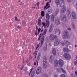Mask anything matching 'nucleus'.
<instances>
[{
	"label": "nucleus",
	"instance_id": "nucleus-9",
	"mask_svg": "<svg viewBox=\"0 0 77 77\" xmlns=\"http://www.w3.org/2000/svg\"><path fill=\"white\" fill-rule=\"evenodd\" d=\"M59 5L60 7H62V6H64L65 5V2L63 0H61L60 1Z\"/></svg>",
	"mask_w": 77,
	"mask_h": 77
},
{
	"label": "nucleus",
	"instance_id": "nucleus-60",
	"mask_svg": "<svg viewBox=\"0 0 77 77\" xmlns=\"http://www.w3.org/2000/svg\"><path fill=\"white\" fill-rule=\"evenodd\" d=\"M68 30H71V28H69L68 29Z\"/></svg>",
	"mask_w": 77,
	"mask_h": 77
},
{
	"label": "nucleus",
	"instance_id": "nucleus-50",
	"mask_svg": "<svg viewBox=\"0 0 77 77\" xmlns=\"http://www.w3.org/2000/svg\"><path fill=\"white\" fill-rule=\"evenodd\" d=\"M38 23H41V20H40V19H39L38 20Z\"/></svg>",
	"mask_w": 77,
	"mask_h": 77
},
{
	"label": "nucleus",
	"instance_id": "nucleus-26",
	"mask_svg": "<svg viewBox=\"0 0 77 77\" xmlns=\"http://www.w3.org/2000/svg\"><path fill=\"white\" fill-rule=\"evenodd\" d=\"M40 58H41V54L39 53L38 55L37 60H40Z\"/></svg>",
	"mask_w": 77,
	"mask_h": 77
},
{
	"label": "nucleus",
	"instance_id": "nucleus-11",
	"mask_svg": "<svg viewBox=\"0 0 77 77\" xmlns=\"http://www.w3.org/2000/svg\"><path fill=\"white\" fill-rule=\"evenodd\" d=\"M67 14L69 18H71V12H70V9H68L67 11Z\"/></svg>",
	"mask_w": 77,
	"mask_h": 77
},
{
	"label": "nucleus",
	"instance_id": "nucleus-6",
	"mask_svg": "<svg viewBox=\"0 0 77 77\" xmlns=\"http://www.w3.org/2000/svg\"><path fill=\"white\" fill-rule=\"evenodd\" d=\"M58 63L60 66L61 67H62L63 66V65H64L63 61L60 59L58 60Z\"/></svg>",
	"mask_w": 77,
	"mask_h": 77
},
{
	"label": "nucleus",
	"instance_id": "nucleus-45",
	"mask_svg": "<svg viewBox=\"0 0 77 77\" xmlns=\"http://www.w3.org/2000/svg\"><path fill=\"white\" fill-rule=\"evenodd\" d=\"M39 45H38L37 46L36 48V50H37L38 48H39Z\"/></svg>",
	"mask_w": 77,
	"mask_h": 77
},
{
	"label": "nucleus",
	"instance_id": "nucleus-57",
	"mask_svg": "<svg viewBox=\"0 0 77 77\" xmlns=\"http://www.w3.org/2000/svg\"><path fill=\"white\" fill-rule=\"evenodd\" d=\"M41 29L39 28L38 30V31H41Z\"/></svg>",
	"mask_w": 77,
	"mask_h": 77
},
{
	"label": "nucleus",
	"instance_id": "nucleus-41",
	"mask_svg": "<svg viewBox=\"0 0 77 77\" xmlns=\"http://www.w3.org/2000/svg\"><path fill=\"white\" fill-rule=\"evenodd\" d=\"M52 30H53V29L51 28H50L49 31V32H52Z\"/></svg>",
	"mask_w": 77,
	"mask_h": 77
},
{
	"label": "nucleus",
	"instance_id": "nucleus-23",
	"mask_svg": "<svg viewBox=\"0 0 77 77\" xmlns=\"http://www.w3.org/2000/svg\"><path fill=\"white\" fill-rule=\"evenodd\" d=\"M52 53L54 55H56V49L55 48H54L53 49Z\"/></svg>",
	"mask_w": 77,
	"mask_h": 77
},
{
	"label": "nucleus",
	"instance_id": "nucleus-59",
	"mask_svg": "<svg viewBox=\"0 0 77 77\" xmlns=\"http://www.w3.org/2000/svg\"><path fill=\"white\" fill-rule=\"evenodd\" d=\"M71 77H73V73H72L71 75Z\"/></svg>",
	"mask_w": 77,
	"mask_h": 77
},
{
	"label": "nucleus",
	"instance_id": "nucleus-12",
	"mask_svg": "<svg viewBox=\"0 0 77 77\" xmlns=\"http://www.w3.org/2000/svg\"><path fill=\"white\" fill-rule=\"evenodd\" d=\"M49 61L50 63H52L54 61V57L53 56H51L49 58Z\"/></svg>",
	"mask_w": 77,
	"mask_h": 77
},
{
	"label": "nucleus",
	"instance_id": "nucleus-29",
	"mask_svg": "<svg viewBox=\"0 0 77 77\" xmlns=\"http://www.w3.org/2000/svg\"><path fill=\"white\" fill-rule=\"evenodd\" d=\"M57 72H61V70L59 68H57Z\"/></svg>",
	"mask_w": 77,
	"mask_h": 77
},
{
	"label": "nucleus",
	"instance_id": "nucleus-36",
	"mask_svg": "<svg viewBox=\"0 0 77 77\" xmlns=\"http://www.w3.org/2000/svg\"><path fill=\"white\" fill-rule=\"evenodd\" d=\"M74 63L75 65H77V60L75 59L74 60Z\"/></svg>",
	"mask_w": 77,
	"mask_h": 77
},
{
	"label": "nucleus",
	"instance_id": "nucleus-37",
	"mask_svg": "<svg viewBox=\"0 0 77 77\" xmlns=\"http://www.w3.org/2000/svg\"><path fill=\"white\" fill-rule=\"evenodd\" d=\"M54 27V25H53V24H52L50 26V28L53 29Z\"/></svg>",
	"mask_w": 77,
	"mask_h": 77
},
{
	"label": "nucleus",
	"instance_id": "nucleus-52",
	"mask_svg": "<svg viewBox=\"0 0 77 77\" xmlns=\"http://www.w3.org/2000/svg\"><path fill=\"white\" fill-rule=\"evenodd\" d=\"M20 5H24V3H23V2H20Z\"/></svg>",
	"mask_w": 77,
	"mask_h": 77
},
{
	"label": "nucleus",
	"instance_id": "nucleus-63",
	"mask_svg": "<svg viewBox=\"0 0 77 77\" xmlns=\"http://www.w3.org/2000/svg\"><path fill=\"white\" fill-rule=\"evenodd\" d=\"M76 8L77 9V3L76 4Z\"/></svg>",
	"mask_w": 77,
	"mask_h": 77
},
{
	"label": "nucleus",
	"instance_id": "nucleus-31",
	"mask_svg": "<svg viewBox=\"0 0 77 77\" xmlns=\"http://www.w3.org/2000/svg\"><path fill=\"white\" fill-rule=\"evenodd\" d=\"M60 69L61 70L62 72H63V73H66V72H65V70H64L61 67L60 68Z\"/></svg>",
	"mask_w": 77,
	"mask_h": 77
},
{
	"label": "nucleus",
	"instance_id": "nucleus-61",
	"mask_svg": "<svg viewBox=\"0 0 77 77\" xmlns=\"http://www.w3.org/2000/svg\"><path fill=\"white\" fill-rule=\"evenodd\" d=\"M23 63H24V59H23Z\"/></svg>",
	"mask_w": 77,
	"mask_h": 77
},
{
	"label": "nucleus",
	"instance_id": "nucleus-5",
	"mask_svg": "<svg viewBox=\"0 0 77 77\" xmlns=\"http://www.w3.org/2000/svg\"><path fill=\"white\" fill-rule=\"evenodd\" d=\"M47 33V29H45L44 31L43 32L42 34L41 33L40 35L39 36L38 38V41H40V39H41V37L42 36L41 35H42V36H43V35H45V34H46V33Z\"/></svg>",
	"mask_w": 77,
	"mask_h": 77
},
{
	"label": "nucleus",
	"instance_id": "nucleus-54",
	"mask_svg": "<svg viewBox=\"0 0 77 77\" xmlns=\"http://www.w3.org/2000/svg\"><path fill=\"white\" fill-rule=\"evenodd\" d=\"M36 29L37 31L38 30V26H36Z\"/></svg>",
	"mask_w": 77,
	"mask_h": 77
},
{
	"label": "nucleus",
	"instance_id": "nucleus-14",
	"mask_svg": "<svg viewBox=\"0 0 77 77\" xmlns=\"http://www.w3.org/2000/svg\"><path fill=\"white\" fill-rule=\"evenodd\" d=\"M49 4V2H48L46 4V5L45 6L44 9H48L50 8V5H48Z\"/></svg>",
	"mask_w": 77,
	"mask_h": 77
},
{
	"label": "nucleus",
	"instance_id": "nucleus-8",
	"mask_svg": "<svg viewBox=\"0 0 77 77\" xmlns=\"http://www.w3.org/2000/svg\"><path fill=\"white\" fill-rule=\"evenodd\" d=\"M55 24L56 26H58L59 24H60V21L58 19H57L55 22Z\"/></svg>",
	"mask_w": 77,
	"mask_h": 77
},
{
	"label": "nucleus",
	"instance_id": "nucleus-49",
	"mask_svg": "<svg viewBox=\"0 0 77 77\" xmlns=\"http://www.w3.org/2000/svg\"><path fill=\"white\" fill-rule=\"evenodd\" d=\"M54 77H58V75L56 74L54 75Z\"/></svg>",
	"mask_w": 77,
	"mask_h": 77
},
{
	"label": "nucleus",
	"instance_id": "nucleus-51",
	"mask_svg": "<svg viewBox=\"0 0 77 77\" xmlns=\"http://www.w3.org/2000/svg\"><path fill=\"white\" fill-rule=\"evenodd\" d=\"M29 62V59H27L26 61V63H28V62Z\"/></svg>",
	"mask_w": 77,
	"mask_h": 77
},
{
	"label": "nucleus",
	"instance_id": "nucleus-55",
	"mask_svg": "<svg viewBox=\"0 0 77 77\" xmlns=\"http://www.w3.org/2000/svg\"><path fill=\"white\" fill-rule=\"evenodd\" d=\"M62 26H65V24H64V23H62Z\"/></svg>",
	"mask_w": 77,
	"mask_h": 77
},
{
	"label": "nucleus",
	"instance_id": "nucleus-32",
	"mask_svg": "<svg viewBox=\"0 0 77 77\" xmlns=\"http://www.w3.org/2000/svg\"><path fill=\"white\" fill-rule=\"evenodd\" d=\"M61 45H62L63 46H64V45H65V43H64L63 42H60Z\"/></svg>",
	"mask_w": 77,
	"mask_h": 77
},
{
	"label": "nucleus",
	"instance_id": "nucleus-2",
	"mask_svg": "<svg viewBox=\"0 0 77 77\" xmlns=\"http://www.w3.org/2000/svg\"><path fill=\"white\" fill-rule=\"evenodd\" d=\"M63 57L65 58V59H66L68 60H70L71 58V55L68 53H65L63 54Z\"/></svg>",
	"mask_w": 77,
	"mask_h": 77
},
{
	"label": "nucleus",
	"instance_id": "nucleus-10",
	"mask_svg": "<svg viewBox=\"0 0 77 77\" xmlns=\"http://www.w3.org/2000/svg\"><path fill=\"white\" fill-rule=\"evenodd\" d=\"M72 15L73 19H74L75 20L76 19L77 16H76V14H75V12H72Z\"/></svg>",
	"mask_w": 77,
	"mask_h": 77
},
{
	"label": "nucleus",
	"instance_id": "nucleus-16",
	"mask_svg": "<svg viewBox=\"0 0 77 77\" xmlns=\"http://www.w3.org/2000/svg\"><path fill=\"white\" fill-rule=\"evenodd\" d=\"M44 39H45V36H43L42 37L41 39V42L42 45L43 43H44Z\"/></svg>",
	"mask_w": 77,
	"mask_h": 77
},
{
	"label": "nucleus",
	"instance_id": "nucleus-47",
	"mask_svg": "<svg viewBox=\"0 0 77 77\" xmlns=\"http://www.w3.org/2000/svg\"><path fill=\"white\" fill-rule=\"evenodd\" d=\"M15 21H18V19L17 18V17H15Z\"/></svg>",
	"mask_w": 77,
	"mask_h": 77
},
{
	"label": "nucleus",
	"instance_id": "nucleus-17",
	"mask_svg": "<svg viewBox=\"0 0 77 77\" xmlns=\"http://www.w3.org/2000/svg\"><path fill=\"white\" fill-rule=\"evenodd\" d=\"M66 11V8H65V7L64 6L63 7V8H62L61 10V13H64V12H65V11Z\"/></svg>",
	"mask_w": 77,
	"mask_h": 77
},
{
	"label": "nucleus",
	"instance_id": "nucleus-20",
	"mask_svg": "<svg viewBox=\"0 0 77 77\" xmlns=\"http://www.w3.org/2000/svg\"><path fill=\"white\" fill-rule=\"evenodd\" d=\"M50 24V21H49L46 20V26L48 27L49 26V25Z\"/></svg>",
	"mask_w": 77,
	"mask_h": 77
},
{
	"label": "nucleus",
	"instance_id": "nucleus-13",
	"mask_svg": "<svg viewBox=\"0 0 77 77\" xmlns=\"http://www.w3.org/2000/svg\"><path fill=\"white\" fill-rule=\"evenodd\" d=\"M63 35L64 37H68V34L67 31H64L63 33Z\"/></svg>",
	"mask_w": 77,
	"mask_h": 77
},
{
	"label": "nucleus",
	"instance_id": "nucleus-38",
	"mask_svg": "<svg viewBox=\"0 0 77 77\" xmlns=\"http://www.w3.org/2000/svg\"><path fill=\"white\" fill-rule=\"evenodd\" d=\"M35 74V71H33L32 72V74H31V77H33V75Z\"/></svg>",
	"mask_w": 77,
	"mask_h": 77
},
{
	"label": "nucleus",
	"instance_id": "nucleus-53",
	"mask_svg": "<svg viewBox=\"0 0 77 77\" xmlns=\"http://www.w3.org/2000/svg\"><path fill=\"white\" fill-rule=\"evenodd\" d=\"M37 5L38 6H39V2H38L37 4Z\"/></svg>",
	"mask_w": 77,
	"mask_h": 77
},
{
	"label": "nucleus",
	"instance_id": "nucleus-4",
	"mask_svg": "<svg viewBox=\"0 0 77 77\" xmlns=\"http://www.w3.org/2000/svg\"><path fill=\"white\" fill-rule=\"evenodd\" d=\"M47 58H46V57H44V58L43 59V67L44 68H46L47 66Z\"/></svg>",
	"mask_w": 77,
	"mask_h": 77
},
{
	"label": "nucleus",
	"instance_id": "nucleus-22",
	"mask_svg": "<svg viewBox=\"0 0 77 77\" xmlns=\"http://www.w3.org/2000/svg\"><path fill=\"white\" fill-rule=\"evenodd\" d=\"M46 18L47 20H50V15H49L48 14H46Z\"/></svg>",
	"mask_w": 77,
	"mask_h": 77
},
{
	"label": "nucleus",
	"instance_id": "nucleus-33",
	"mask_svg": "<svg viewBox=\"0 0 77 77\" xmlns=\"http://www.w3.org/2000/svg\"><path fill=\"white\" fill-rule=\"evenodd\" d=\"M22 23L23 26H26V21L24 20L23 21Z\"/></svg>",
	"mask_w": 77,
	"mask_h": 77
},
{
	"label": "nucleus",
	"instance_id": "nucleus-15",
	"mask_svg": "<svg viewBox=\"0 0 77 77\" xmlns=\"http://www.w3.org/2000/svg\"><path fill=\"white\" fill-rule=\"evenodd\" d=\"M63 51L65 53H68L70 51V50L68 49V48H63Z\"/></svg>",
	"mask_w": 77,
	"mask_h": 77
},
{
	"label": "nucleus",
	"instance_id": "nucleus-48",
	"mask_svg": "<svg viewBox=\"0 0 77 77\" xmlns=\"http://www.w3.org/2000/svg\"><path fill=\"white\" fill-rule=\"evenodd\" d=\"M35 56H36V55H37V51H35Z\"/></svg>",
	"mask_w": 77,
	"mask_h": 77
},
{
	"label": "nucleus",
	"instance_id": "nucleus-1",
	"mask_svg": "<svg viewBox=\"0 0 77 77\" xmlns=\"http://www.w3.org/2000/svg\"><path fill=\"white\" fill-rule=\"evenodd\" d=\"M49 38L51 41H55L56 40V42L54 43L55 46L58 45L60 42V40L58 39V37L57 35L51 34L49 37Z\"/></svg>",
	"mask_w": 77,
	"mask_h": 77
},
{
	"label": "nucleus",
	"instance_id": "nucleus-43",
	"mask_svg": "<svg viewBox=\"0 0 77 77\" xmlns=\"http://www.w3.org/2000/svg\"><path fill=\"white\" fill-rule=\"evenodd\" d=\"M42 24L43 26H45V25H46V23L44 22H43L42 23Z\"/></svg>",
	"mask_w": 77,
	"mask_h": 77
},
{
	"label": "nucleus",
	"instance_id": "nucleus-21",
	"mask_svg": "<svg viewBox=\"0 0 77 77\" xmlns=\"http://www.w3.org/2000/svg\"><path fill=\"white\" fill-rule=\"evenodd\" d=\"M59 12V9L58 8L56 9L55 12V15H57V14H58Z\"/></svg>",
	"mask_w": 77,
	"mask_h": 77
},
{
	"label": "nucleus",
	"instance_id": "nucleus-58",
	"mask_svg": "<svg viewBox=\"0 0 77 77\" xmlns=\"http://www.w3.org/2000/svg\"><path fill=\"white\" fill-rule=\"evenodd\" d=\"M32 69H31V71H30L29 73V74L30 75V73H31V72H32Z\"/></svg>",
	"mask_w": 77,
	"mask_h": 77
},
{
	"label": "nucleus",
	"instance_id": "nucleus-30",
	"mask_svg": "<svg viewBox=\"0 0 77 77\" xmlns=\"http://www.w3.org/2000/svg\"><path fill=\"white\" fill-rule=\"evenodd\" d=\"M44 11H43L41 12V15L42 17H44Z\"/></svg>",
	"mask_w": 77,
	"mask_h": 77
},
{
	"label": "nucleus",
	"instance_id": "nucleus-28",
	"mask_svg": "<svg viewBox=\"0 0 77 77\" xmlns=\"http://www.w3.org/2000/svg\"><path fill=\"white\" fill-rule=\"evenodd\" d=\"M54 18H55V16L54 15H52L51 17V20L52 21H54Z\"/></svg>",
	"mask_w": 77,
	"mask_h": 77
},
{
	"label": "nucleus",
	"instance_id": "nucleus-34",
	"mask_svg": "<svg viewBox=\"0 0 77 77\" xmlns=\"http://www.w3.org/2000/svg\"><path fill=\"white\" fill-rule=\"evenodd\" d=\"M60 77H66V75L64 74H61L60 75Z\"/></svg>",
	"mask_w": 77,
	"mask_h": 77
},
{
	"label": "nucleus",
	"instance_id": "nucleus-3",
	"mask_svg": "<svg viewBox=\"0 0 77 77\" xmlns=\"http://www.w3.org/2000/svg\"><path fill=\"white\" fill-rule=\"evenodd\" d=\"M61 19L64 23H66L67 20V18L65 14H63L61 16Z\"/></svg>",
	"mask_w": 77,
	"mask_h": 77
},
{
	"label": "nucleus",
	"instance_id": "nucleus-62",
	"mask_svg": "<svg viewBox=\"0 0 77 77\" xmlns=\"http://www.w3.org/2000/svg\"><path fill=\"white\" fill-rule=\"evenodd\" d=\"M20 26L19 25L17 26V29H20Z\"/></svg>",
	"mask_w": 77,
	"mask_h": 77
},
{
	"label": "nucleus",
	"instance_id": "nucleus-56",
	"mask_svg": "<svg viewBox=\"0 0 77 77\" xmlns=\"http://www.w3.org/2000/svg\"><path fill=\"white\" fill-rule=\"evenodd\" d=\"M20 68V65L19 64L18 69H19V68Z\"/></svg>",
	"mask_w": 77,
	"mask_h": 77
},
{
	"label": "nucleus",
	"instance_id": "nucleus-18",
	"mask_svg": "<svg viewBox=\"0 0 77 77\" xmlns=\"http://www.w3.org/2000/svg\"><path fill=\"white\" fill-rule=\"evenodd\" d=\"M54 31L55 32V33L58 32V33L59 34V35L60 34V31L57 28L55 29L54 30Z\"/></svg>",
	"mask_w": 77,
	"mask_h": 77
},
{
	"label": "nucleus",
	"instance_id": "nucleus-25",
	"mask_svg": "<svg viewBox=\"0 0 77 77\" xmlns=\"http://www.w3.org/2000/svg\"><path fill=\"white\" fill-rule=\"evenodd\" d=\"M52 10L50 8H49L48 10V14H50L52 13Z\"/></svg>",
	"mask_w": 77,
	"mask_h": 77
},
{
	"label": "nucleus",
	"instance_id": "nucleus-40",
	"mask_svg": "<svg viewBox=\"0 0 77 77\" xmlns=\"http://www.w3.org/2000/svg\"><path fill=\"white\" fill-rule=\"evenodd\" d=\"M24 65H22L20 69V70H23L24 68Z\"/></svg>",
	"mask_w": 77,
	"mask_h": 77
},
{
	"label": "nucleus",
	"instance_id": "nucleus-64",
	"mask_svg": "<svg viewBox=\"0 0 77 77\" xmlns=\"http://www.w3.org/2000/svg\"><path fill=\"white\" fill-rule=\"evenodd\" d=\"M75 74H76V75H77V71H75Z\"/></svg>",
	"mask_w": 77,
	"mask_h": 77
},
{
	"label": "nucleus",
	"instance_id": "nucleus-39",
	"mask_svg": "<svg viewBox=\"0 0 77 77\" xmlns=\"http://www.w3.org/2000/svg\"><path fill=\"white\" fill-rule=\"evenodd\" d=\"M56 4H57V5H59V0H56Z\"/></svg>",
	"mask_w": 77,
	"mask_h": 77
},
{
	"label": "nucleus",
	"instance_id": "nucleus-46",
	"mask_svg": "<svg viewBox=\"0 0 77 77\" xmlns=\"http://www.w3.org/2000/svg\"><path fill=\"white\" fill-rule=\"evenodd\" d=\"M35 35L37 36L38 35V32L37 31H36L35 32Z\"/></svg>",
	"mask_w": 77,
	"mask_h": 77
},
{
	"label": "nucleus",
	"instance_id": "nucleus-44",
	"mask_svg": "<svg viewBox=\"0 0 77 77\" xmlns=\"http://www.w3.org/2000/svg\"><path fill=\"white\" fill-rule=\"evenodd\" d=\"M38 24L39 26H41V22H38Z\"/></svg>",
	"mask_w": 77,
	"mask_h": 77
},
{
	"label": "nucleus",
	"instance_id": "nucleus-19",
	"mask_svg": "<svg viewBox=\"0 0 77 77\" xmlns=\"http://www.w3.org/2000/svg\"><path fill=\"white\" fill-rule=\"evenodd\" d=\"M59 63V62L58 61H57V60H55V61L54 62V65L55 66H58Z\"/></svg>",
	"mask_w": 77,
	"mask_h": 77
},
{
	"label": "nucleus",
	"instance_id": "nucleus-7",
	"mask_svg": "<svg viewBox=\"0 0 77 77\" xmlns=\"http://www.w3.org/2000/svg\"><path fill=\"white\" fill-rule=\"evenodd\" d=\"M41 69H42L41 67H39L37 69L36 74H40L41 72Z\"/></svg>",
	"mask_w": 77,
	"mask_h": 77
},
{
	"label": "nucleus",
	"instance_id": "nucleus-35",
	"mask_svg": "<svg viewBox=\"0 0 77 77\" xmlns=\"http://www.w3.org/2000/svg\"><path fill=\"white\" fill-rule=\"evenodd\" d=\"M72 28L73 29H75V25H74V24L73 23H72Z\"/></svg>",
	"mask_w": 77,
	"mask_h": 77
},
{
	"label": "nucleus",
	"instance_id": "nucleus-27",
	"mask_svg": "<svg viewBox=\"0 0 77 77\" xmlns=\"http://www.w3.org/2000/svg\"><path fill=\"white\" fill-rule=\"evenodd\" d=\"M66 45L67 47H68V46L69 45H71V43H70L68 41H66Z\"/></svg>",
	"mask_w": 77,
	"mask_h": 77
},
{
	"label": "nucleus",
	"instance_id": "nucleus-42",
	"mask_svg": "<svg viewBox=\"0 0 77 77\" xmlns=\"http://www.w3.org/2000/svg\"><path fill=\"white\" fill-rule=\"evenodd\" d=\"M27 67H26L25 68L24 71H25V72H26V71H27Z\"/></svg>",
	"mask_w": 77,
	"mask_h": 77
},
{
	"label": "nucleus",
	"instance_id": "nucleus-24",
	"mask_svg": "<svg viewBox=\"0 0 77 77\" xmlns=\"http://www.w3.org/2000/svg\"><path fill=\"white\" fill-rule=\"evenodd\" d=\"M44 48L45 50L47 51V44H45L44 45Z\"/></svg>",
	"mask_w": 77,
	"mask_h": 77
}]
</instances>
